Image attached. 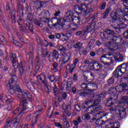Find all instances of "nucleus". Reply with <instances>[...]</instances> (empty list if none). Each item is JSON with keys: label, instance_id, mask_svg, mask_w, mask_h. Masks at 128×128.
Wrapping results in <instances>:
<instances>
[{"label": "nucleus", "instance_id": "49", "mask_svg": "<svg viewBox=\"0 0 128 128\" xmlns=\"http://www.w3.org/2000/svg\"><path fill=\"white\" fill-rule=\"evenodd\" d=\"M114 82V77H111L108 80V84H106V88H108V86H110V84H112Z\"/></svg>", "mask_w": 128, "mask_h": 128}, {"label": "nucleus", "instance_id": "35", "mask_svg": "<svg viewBox=\"0 0 128 128\" xmlns=\"http://www.w3.org/2000/svg\"><path fill=\"white\" fill-rule=\"evenodd\" d=\"M95 42H96V39L94 38L90 39L86 47L87 50H92V46H94V44Z\"/></svg>", "mask_w": 128, "mask_h": 128}, {"label": "nucleus", "instance_id": "34", "mask_svg": "<svg viewBox=\"0 0 128 128\" xmlns=\"http://www.w3.org/2000/svg\"><path fill=\"white\" fill-rule=\"evenodd\" d=\"M18 66L19 67L20 72L21 74H24L26 72V68L22 66V62H20L19 64H18Z\"/></svg>", "mask_w": 128, "mask_h": 128}, {"label": "nucleus", "instance_id": "43", "mask_svg": "<svg viewBox=\"0 0 128 128\" xmlns=\"http://www.w3.org/2000/svg\"><path fill=\"white\" fill-rule=\"evenodd\" d=\"M111 99L113 100V101L116 102V100H118L120 99V94H111Z\"/></svg>", "mask_w": 128, "mask_h": 128}, {"label": "nucleus", "instance_id": "62", "mask_svg": "<svg viewBox=\"0 0 128 128\" xmlns=\"http://www.w3.org/2000/svg\"><path fill=\"white\" fill-rule=\"evenodd\" d=\"M34 24H36V26H40V28H42V24L40 23V20H36L34 21Z\"/></svg>", "mask_w": 128, "mask_h": 128}, {"label": "nucleus", "instance_id": "58", "mask_svg": "<svg viewBox=\"0 0 128 128\" xmlns=\"http://www.w3.org/2000/svg\"><path fill=\"white\" fill-rule=\"evenodd\" d=\"M88 76L86 74H83L82 76V78H83V80L85 82H90V79H88Z\"/></svg>", "mask_w": 128, "mask_h": 128}, {"label": "nucleus", "instance_id": "37", "mask_svg": "<svg viewBox=\"0 0 128 128\" xmlns=\"http://www.w3.org/2000/svg\"><path fill=\"white\" fill-rule=\"evenodd\" d=\"M85 112H87V114H94V109L93 105H91L90 106H89L87 108V109L85 110Z\"/></svg>", "mask_w": 128, "mask_h": 128}, {"label": "nucleus", "instance_id": "21", "mask_svg": "<svg viewBox=\"0 0 128 128\" xmlns=\"http://www.w3.org/2000/svg\"><path fill=\"white\" fill-rule=\"evenodd\" d=\"M92 12H94V10L92 8H87L86 10H84V14L86 18H88L92 16Z\"/></svg>", "mask_w": 128, "mask_h": 128}, {"label": "nucleus", "instance_id": "52", "mask_svg": "<svg viewBox=\"0 0 128 128\" xmlns=\"http://www.w3.org/2000/svg\"><path fill=\"white\" fill-rule=\"evenodd\" d=\"M62 36L64 38H64V40H68V38H70L72 36V34L70 33L62 34Z\"/></svg>", "mask_w": 128, "mask_h": 128}, {"label": "nucleus", "instance_id": "39", "mask_svg": "<svg viewBox=\"0 0 128 128\" xmlns=\"http://www.w3.org/2000/svg\"><path fill=\"white\" fill-rule=\"evenodd\" d=\"M97 74L99 76H100V78H106V76H108V72H106L104 70H101L99 72L97 73Z\"/></svg>", "mask_w": 128, "mask_h": 128}, {"label": "nucleus", "instance_id": "15", "mask_svg": "<svg viewBox=\"0 0 128 128\" xmlns=\"http://www.w3.org/2000/svg\"><path fill=\"white\" fill-rule=\"evenodd\" d=\"M98 102H100V100H96V102H94V104H92L94 112H98V110H102V106H100V104Z\"/></svg>", "mask_w": 128, "mask_h": 128}, {"label": "nucleus", "instance_id": "32", "mask_svg": "<svg viewBox=\"0 0 128 128\" xmlns=\"http://www.w3.org/2000/svg\"><path fill=\"white\" fill-rule=\"evenodd\" d=\"M114 101L111 98L109 97L106 99V102L105 104L106 106H114Z\"/></svg>", "mask_w": 128, "mask_h": 128}, {"label": "nucleus", "instance_id": "56", "mask_svg": "<svg viewBox=\"0 0 128 128\" xmlns=\"http://www.w3.org/2000/svg\"><path fill=\"white\" fill-rule=\"evenodd\" d=\"M40 20L42 22L46 23L50 22V19L48 18H46V17H41L40 18Z\"/></svg>", "mask_w": 128, "mask_h": 128}, {"label": "nucleus", "instance_id": "63", "mask_svg": "<svg viewBox=\"0 0 128 128\" xmlns=\"http://www.w3.org/2000/svg\"><path fill=\"white\" fill-rule=\"evenodd\" d=\"M48 78H49L52 82H54V80L56 82V76H54V75H50L49 77H48Z\"/></svg>", "mask_w": 128, "mask_h": 128}, {"label": "nucleus", "instance_id": "8", "mask_svg": "<svg viewBox=\"0 0 128 128\" xmlns=\"http://www.w3.org/2000/svg\"><path fill=\"white\" fill-rule=\"evenodd\" d=\"M124 82L122 84H119L116 86V90L118 92H122L124 90H126V88L128 86V78L126 77L124 78Z\"/></svg>", "mask_w": 128, "mask_h": 128}, {"label": "nucleus", "instance_id": "19", "mask_svg": "<svg viewBox=\"0 0 128 128\" xmlns=\"http://www.w3.org/2000/svg\"><path fill=\"white\" fill-rule=\"evenodd\" d=\"M22 112H20L18 114L16 118H14L11 122L12 124H18L20 122V119L22 118Z\"/></svg>", "mask_w": 128, "mask_h": 128}, {"label": "nucleus", "instance_id": "5", "mask_svg": "<svg viewBox=\"0 0 128 128\" xmlns=\"http://www.w3.org/2000/svg\"><path fill=\"white\" fill-rule=\"evenodd\" d=\"M114 58V56L112 54H104L100 56V61L104 66H110L112 64H113Z\"/></svg>", "mask_w": 128, "mask_h": 128}, {"label": "nucleus", "instance_id": "6", "mask_svg": "<svg viewBox=\"0 0 128 128\" xmlns=\"http://www.w3.org/2000/svg\"><path fill=\"white\" fill-rule=\"evenodd\" d=\"M108 106V110L109 112H115L116 114L120 116V118H126V108L122 106H118L117 108H114L112 106Z\"/></svg>", "mask_w": 128, "mask_h": 128}, {"label": "nucleus", "instance_id": "10", "mask_svg": "<svg viewBox=\"0 0 128 128\" xmlns=\"http://www.w3.org/2000/svg\"><path fill=\"white\" fill-rule=\"evenodd\" d=\"M98 114H99V116H100V118H98V120L96 119L95 124H96L97 126H102L104 124H106V122L108 121H104V120H100V118H102L106 116V114L104 112H100Z\"/></svg>", "mask_w": 128, "mask_h": 128}, {"label": "nucleus", "instance_id": "47", "mask_svg": "<svg viewBox=\"0 0 128 128\" xmlns=\"http://www.w3.org/2000/svg\"><path fill=\"white\" fill-rule=\"evenodd\" d=\"M26 26L28 28V30L31 32H34V26L30 22H27L26 23Z\"/></svg>", "mask_w": 128, "mask_h": 128}, {"label": "nucleus", "instance_id": "2", "mask_svg": "<svg viewBox=\"0 0 128 128\" xmlns=\"http://www.w3.org/2000/svg\"><path fill=\"white\" fill-rule=\"evenodd\" d=\"M103 32H103V36L104 38H107L108 40H110L112 42H116V46H113L114 50H118V44H124V46H126L128 44V42L122 41V38L117 37L114 31L112 30L106 28L103 30Z\"/></svg>", "mask_w": 128, "mask_h": 128}, {"label": "nucleus", "instance_id": "3", "mask_svg": "<svg viewBox=\"0 0 128 128\" xmlns=\"http://www.w3.org/2000/svg\"><path fill=\"white\" fill-rule=\"evenodd\" d=\"M109 22L110 23L111 26L114 28L116 32H121L122 31L120 30H122V28H126V26H128L120 19L118 20L116 12L112 13Z\"/></svg>", "mask_w": 128, "mask_h": 128}, {"label": "nucleus", "instance_id": "14", "mask_svg": "<svg viewBox=\"0 0 128 128\" xmlns=\"http://www.w3.org/2000/svg\"><path fill=\"white\" fill-rule=\"evenodd\" d=\"M78 62V59L76 58L74 60L73 64L71 65V66L70 64H67L66 68H68L70 74H72V72H74V70L76 68V66Z\"/></svg>", "mask_w": 128, "mask_h": 128}, {"label": "nucleus", "instance_id": "18", "mask_svg": "<svg viewBox=\"0 0 128 128\" xmlns=\"http://www.w3.org/2000/svg\"><path fill=\"white\" fill-rule=\"evenodd\" d=\"M86 5L80 4V6H76L74 8V12L76 14H80L82 12H84V8H86Z\"/></svg>", "mask_w": 128, "mask_h": 128}, {"label": "nucleus", "instance_id": "13", "mask_svg": "<svg viewBox=\"0 0 128 128\" xmlns=\"http://www.w3.org/2000/svg\"><path fill=\"white\" fill-rule=\"evenodd\" d=\"M10 60L12 64V66L16 68H18V62L16 60V56L14 54L11 53L10 54Z\"/></svg>", "mask_w": 128, "mask_h": 128}, {"label": "nucleus", "instance_id": "48", "mask_svg": "<svg viewBox=\"0 0 128 128\" xmlns=\"http://www.w3.org/2000/svg\"><path fill=\"white\" fill-rule=\"evenodd\" d=\"M116 62H120L124 60V56H122V54H120L117 56V57L114 56V59Z\"/></svg>", "mask_w": 128, "mask_h": 128}, {"label": "nucleus", "instance_id": "11", "mask_svg": "<svg viewBox=\"0 0 128 128\" xmlns=\"http://www.w3.org/2000/svg\"><path fill=\"white\" fill-rule=\"evenodd\" d=\"M48 58L50 62H54V58L56 60H58V52L56 50H54L53 52H49Z\"/></svg>", "mask_w": 128, "mask_h": 128}, {"label": "nucleus", "instance_id": "22", "mask_svg": "<svg viewBox=\"0 0 128 128\" xmlns=\"http://www.w3.org/2000/svg\"><path fill=\"white\" fill-rule=\"evenodd\" d=\"M10 86H20L16 84V81L14 78H10L8 83L6 84V88H10Z\"/></svg>", "mask_w": 128, "mask_h": 128}, {"label": "nucleus", "instance_id": "57", "mask_svg": "<svg viewBox=\"0 0 128 128\" xmlns=\"http://www.w3.org/2000/svg\"><path fill=\"white\" fill-rule=\"evenodd\" d=\"M42 84H44V86L47 88L48 91H49L48 89V80L46 79H44L43 80H42Z\"/></svg>", "mask_w": 128, "mask_h": 128}, {"label": "nucleus", "instance_id": "33", "mask_svg": "<svg viewBox=\"0 0 128 128\" xmlns=\"http://www.w3.org/2000/svg\"><path fill=\"white\" fill-rule=\"evenodd\" d=\"M28 104V102L26 100H22V110H21V111L20 112H22V114H24V110H26V106Z\"/></svg>", "mask_w": 128, "mask_h": 128}, {"label": "nucleus", "instance_id": "25", "mask_svg": "<svg viewBox=\"0 0 128 128\" xmlns=\"http://www.w3.org/2000/svg\"><path fill=\"white\" fill-rule=\"evenodd\" d=\"M78 96H90V92H86L84 90H79L77 92Z\"/></svg>", "mask_w": 128, "mask_h": 128}, {"label": "nucleus", "instance_id": "36", "mask_svg": "<svg viewBox=\"0 0 128 128\" xmlns=\"http://www.w3.org/2000/svg\"><path fill=\"white\" fill-rule=\"evenodd\" d=\"M20 34H22L23 36H24V34H28V29H26V26H24L22 25L20 27Z\"/></svg>", "mask_w": 128, "mask_h": 128}, {"label": "nucleus", "instance_id": "38", "mask_svg": "<svg viewBox=\"0 0 128 128\" xmlns=\"http://www.w3.org/2000/svg\"><path fill=\"white\" fill-rule=\"evenodd\" d=\"M35 120L32 121V124H31L32 126H34L35 124H36V122H38V120L40 118V114L38 113V112H36L35 114Z\"/></svg>", "mask_w": 128, "mask_h": 128}, {"label": "nucleus", "instance_id": "4", "mask_svg": "<svg viewBox=\"0 0 128 128\" xmlns=\"http://www.w3.org/2000/svg\"><path fill=\"white\" fill-rule=\"evenodd\" d=\"M100 23L97 22H91L87 26L84 28V32H90L91 34H92L96 30H98L100 28Z\"/></svg>", "mask_w": 128, "mask_h": 128}, {"label": "nucleus", "instance_id": "45", "mask_svg": "<svg viewBox=\"0 0 128 128\" xmlns=\"http://www.w3.org/2000/svg\"><path fill=\"white\" fill-rule=\"evenodd\" d=\"M64 110V112L66 114H68V113L70 112V109L72 108V106H70V105H66L65 106L64 108H63Z\"/></svg>", "mask_w": 128, "mask_h": 128}, {"label": "nucleus", "instance_id": "1", "mask_svg": "<svg viewBox=\"0 0 128 128\" xmlns=\"http://www.w3.org/2000/svg\"><path fill=\"white\" fill-rule=\"evenodd\" d=\"M62 20L66 22H72L74 24L78 26L80 24V17L74 15L72 11L69 10L65 14V17L62 18H54L52 20V22H53V26H58L62 24Z\"/></svg>", "mask_w": 128, "mask_h": 128}, {"label": "nucleus", "instance_id": "60", "mask_svg": "<svg viewBox=\"0 0 128 128\" xmlns=\"http://www.w3.org/2000/svg\"><path fill=\"white\" fill-rule=\"evenodd\" d=\"M61 26L63 30H68L70 25V24H61Z\"/></svg>", "mask_w": 128, "mask_h": 128}, {"label": "nucleus", "instance_id": "29", "mask_svg": "<svg viewBox=\"0 0 128 128\" xmlns=\"http://www.w3.org/2000/svg\"><path fill=\"white\" fill-rule=\"evenodd\" d=\"M10 14H12V16L10 19V21L12 24H16V20L14 19V18L16 16V10H10Z\"/></svg>", "mask_w": 128, "mask_h": 128}, {"label": "nucleus", "instance_id": "64", "mask_svg": "<svg viewBox=\"0 0 128 128\" xmlns=\"http://www.w3.org/2000/svg\"><path fill=\"white\" fill-rule=\"evenodd\" d=\"M93 62H94V60H92V59L87 60H85L84 61V64H92Z\"/></svg>", "mask_w": 128, "mask_h": 128}, {"label": "nucleus", "instance_id": "55", "mask_svg": "<svg viewBox=\"0 0 128 128\" xmlns=\"http://www.w3.org/2000/svg\"><path fill=\"white\" fill-rule=\"evenodd\" d=\"M48 54H50V52H48V50H46V49H44L42 51V54L44 58H46L48 56Z\"/></svg>", "mask_w": 128, "mask_h": 128}, {"label": "nucleus", "instance_id": "7", "mask_svg": "<svg viewBox=\"0 0 128 128\" xmlns=\"http://www.w3.org/2000/svg\"><path fill=\"white\" fill-rule=\"evenodd\" d=\"M90 70L93 72H96V74L102 70V64L98 61L93 60L92 64L90 66Z\"/></svg>", "mask_w": 128, "mask_h": 128}, {"label": "nucleus", "instance_id": "17", "mask_svg": "<svg viewBox=\"0 0 128 128\" xmlns=\"http://www.w3.org/2000/svg\"><path fill=\"white\" fill-rule=\"evenodd\" d=\"M72 56V52H67L66 55L64 56L62 60V64H68L70 60V58Z\"/></svg>", "mask_w": 128, "mask_h": 128}, {"label": "nucleus", "instance_id": "12", "mask_svg": "<svg viewBox=\"0 0 128 128\" xmlns=\"http://www.w3.org/2000/svg\"><path fill=\"white\" fill-rule=\"evenodd\" d=\"M81 88H84L86 90H88L89 92H92L94 90V86H96V84L95 83H88V84H86L84 82H83L80 85Z\"/></svg>", "mask_w": 128, "mask_h": 128}, {"label": "nucleus", "instance_id": "24", "mask_svg": "<svg viewBox=\"0 0 128 128\" xmlns=\"http://www.w3.org/2000/svg\"><path fill=\"white\" fill-rule=\"evenodd\" d=\"M6 88L10 94H16V90H18V88H19L20 86H10Z\"/></svg>", "mask_w": 128, "mask_h": 128}, {"label": "nucleus", "instance_id": "26", "mask_svg": "<svg viewBox=\"0 0 128 128\" xmlns=\"http://www.w3.org/2000/svg\"><path fill=\"white\" fill-rule=\"evenodd\" d=\"M48 38L49 39L51 40H56V38L59 40V38H62V36L58 33H55L54 34H50L48 35Z\"/></svg>", "mask_w": 128, "mask_h": 128}, {"label": "nucleus", "instance_id": "28", "mask_svg": "<svg viewBox=\"0 0 128 128\" xmlns=\"http://www.w3.org/2000/svg\"><path fill=\"white\" fill-rule=\"evenodd\" d=\"M82 118H80V116H78L77 120H73V124L74 126L73 128H78V126L80 124H82Z\"/></svg>", "mask_w": 128, "mask_h": 128}, {"label": "nucleus", "instance_id": "9", "mask_svg": "<svg viewBox=\"0 0 128 128\" xmlns=\"http://www.w3.org/2000/svg\"><path fill=\"white\" fill-rule=\"evenodd\" d=\"M28 92L22 91L20 87L16 90V96L19 98H26V100L28 98H28Z\"/></svg>", "mask_w": 128, "mask_h": 128}, {"label": "nucleus", "instance_id": "61", "mask_svg": "<svg viewBox=\"0 0 128 128\" xmlns=\"http://www.w3.org/2000/svg\"><path fill=\"white\" fill-rule=\"evenodd\" d=\"M85 72H86V76H90L92 78H94V73L92 72L90 70H86L85 71Z\"/></svg>", "mask_w": 128, "mask_h": 128}, {"label": "nucleus", "instance_id": "42", "mask_svg": "<svg viewBox=\"0 0 128 128\" xmlns=\"http://www.w3.org/2000/svg\"><path fill=\"white\" fill-rule=\"evenodd\" d=\"M26 86L28 90H31V92H34V90H36V88H34V86L32 82H27Z\"/></svg>", "mask_w": 128, "mask_h": 128}, {"label": "nucleus", "instance_id": "46", "mask_svg": "<svg viewBox=\"0 0 128 128\" xmlns=\"http://www.w3.org/2000/svg\"><path fill=\"white\" fill-rule=\"evenodd\" d=\"M116 92V88L114 86H112L109 88V90L108 91V94H114Z\"/></svg>", "mask_w": 128, "mask_h": 128}, {"label": "nucleus", "instance_id": "30", "mask_svg": "<svg viewBox=\"0 0 128 128\" xmlns=\"http://www.w3.org/2000/svg\"><path fill=\"white\" fill-rule=\"evenodd\" d=\"M57 50L60 52L62 56H64L66 54V48L62 45L57 46Z\"/></svg>", "mask_w": 128, "mask_h": 128}, {"label": "nucleus", "instance_id": "20", "mask_svg": "<svg viewBox=\"0 0 128 128\" xmlns=\"http://www.w3.org/2000/svg\"><path fill=\"white\" fill-rule=\"evenodd\" d=\"M82 46L83 44L82 42H78L74 45L73 48H74L78 50L79 52H82L81 50H84V46Z\"/></svg>", "mask_w": 128, "mask_h": 128}, {"label": "nucleus", "instance_id": "41", "mask_svg": "<svg viewBox=\"0 0 128 128\" xmlns=\"http://www.w3.org/2000/svg\"><path fill=\"white\" fill-rule=\"evenodd\" d=\"M112 9L110 8H108L106 9L105 12L102 14V18H106L108 16V14H110V10Z\"/></svg>", "mask_w": 128, "mask_h": 128}, {"label": "nucleus", "instance_id": "27", "mask_svg": "<svg viewBox=\"0 0 128 128\" xmlns=\"http://www.w3.org/2000/svg\"><path fill=\"white\" fill-rule=\"evenodd\" d=\"M110 128H120V123L118 122H116L114 120L111 119L110 121Z\"/></svg>", "mask_w": 128, "mask_h": 128}, {"label": "nucleus", "instance_id": "44", "mask_svg": "<svg viewBox=\"0 0 128 128\" xmlns=\"http://www.w3.org/2000/svg\"><path fill=\"white\" fill-rule=\"evenodd\" d=\"M17 10L18 12H22L24 10V6H22L20 3L18 2L17 4Z\"/></svg>", "mask_w": 128, "mask_h": 128}, {"label": "nucleus", "instance_id": "16", "mask_svg": "<svg viewBox=\"0 0 128 128\" xmlns=\"http://www.w3.org/2000/svg\"><path fill=\"white\" fill-rule=\"evenodd\" d=\"M35 60L36 62V68L37 69V70H38L40 68H44V61L40 60V56H37Z\"/></svg>", "mask_w": 128, "mask_h": 128}, {"label": "nucleus", "instance_id": "59", "mask_svg": "<svg viewBox=\"0 0 128 128\" xmlns=\"http://www.w3.org/2000/svg\"><path fill=\"white\" fill-rule=\"evenodd\" d=\"M96 53L98 56H100L104 54V49L102 48H100L96 50Z\"/></svg>", "mask_w": 128, "mask_h": 128}, {"label": "nucleus", "instance_id": "53", "mask_svg": "<svg viewBox=\"0 0 128 128\" xmlns=\"http://www.w3.org/2000/svg\"><path fill=\"white\" fill-rule=\"evenodd\" d=\"M88 52H90V50H88V49L84 50V48L83 47V50H81V52H79V54H84V56H86Z\"/></svg>", "mask_w": 128, "mask_h": 128}, {"label": "nucleus", "instance_id": "40", "mask_svg": "<svg viewBox=\"0 0 128 128\" xmlns=\"http://www.w3.org/2000/svg\"><path fill=\"white\" fill-rule=\"evenodd\" d=\"M52 66L53 68H52V70H54V72H58V68H60V64L54 62L52 64Z\"/></svg>", "mask_w": 128, "mask_h": 128}, {"label": "nucleus", "instance_id": "23", "mask_svg": "<svg viewBox=\"0 0 128 128\" xmlns=\"http://www.w3.org/2000/svg\"><path fill=\"white\" fill-rule=\"evenodd\" d=\"M0 20L4 28H8V24L6 22L4 16L1 10H0Z\"/></svg>", "mask_w": 128, "mask_h": 128}, {"label": "nucleus", "instance_id": "51", "mask_svg": "<svg viewBox=\"0 0 128 128\" xmlns=\"http://www.w3.org/2000/svg\"><path fill=\"white\" fill-rule=\"evenodd\" d=\"M28 68L29 70L34 68V60L32 58H29Z\"/></svg>", "mask_w": 128, "mask_h": 128}, {"label": "nucleus", "instance_id": "50", "mask_svg": "<svg viewBox=\"0 0 128 128\" xmlns=\"http://www.w3.org/2000/svg\"><path fill=\"white\" fill-rule=\"evenodd\" d=\"M90 102H83L82 105V108L83 110H86V108H88V106H90Z\"/></svg>", "mask_w": 128, "mask_h": 128}, {"label": "nucleus", "instance_id": "54", "mask_svg": "<svg viewBox=\"0 0 128 128\" xmlns=\"http://www.w3.org/2000/svg\"><path fill=\"white\" fill-rule=\"evenodd\" d=\"M53 90L54 96H58V87H56V85H54V86L53 87Z\"/></svg>", "mask_w": 128, "mask_h": 128}, {"label": "nucleus", "instance_id": "31", "mask_svg": "<svg viewBox=\"0 0 128 128\" xmlns=\"http://www.w3.org/2000/svg\"><path fill=\"white\" fill-rule=\"evenodd\" d=\"M66 90H72V78H69L68 80L66 82Z\"/></svg>", "mask_w": 128, "mask_h": 128}]
</instances>
